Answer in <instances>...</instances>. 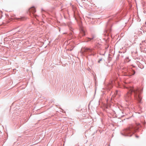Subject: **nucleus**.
<instances>
[{
    "mask_svg": "<svg viewBox=\"0 0 146 146\" xmlns=\"http://www.w3.org/2000/svg\"><path fill=\"white\" fill-rule=\"evenodd\" d=\"M131 131V130L130 129H128L125 130V134H127L130 132Z\"/></svg>",
    "mask_w": 146,
    "mask_h": 146,
    "instance_id": "obj_4",
    "label": "nucleus"
},
{
    "mask_svg": "<svg viewBox=\"0 0 146 146\" xmlns=\"http://www.w3.org/2000/svg\"><path fill=\"white\" fill-rule=\"evenodd\" d=\"M81 33L82 36H84L85 35V31L83 29H82Z\"/></svg>",
    "mask_w": 146,
    "mask_h": 146,
    "instance_id": "obj_6",
    "label": "nucleus"
},
{
    "mask_svg": "<svg viewBox=\"0 0 146 146\" xmlns=\"http://www.w3.org/2000/svg\"><path fill=\"white\" fill-rule=\"evenodd\" d=\"M133 73L131 74H128L127 75H126L128 76H131V75H133L135 73V71L134 70H133L132 71Z\"/></svg>",
    "mask_w": 146,
    "mask_h": 146,
    "instance_id": "obj_5",
    "label": "nucleus"
},
{
    "mask_svg": "<svg viewBox=\"0 0 146 146\" xmlns=\"http://www.w3.org/2000/svg\"><path fill=\"white\" fill-rule=\"evenodd\" d=\"M82 50H83L84 52H92V50L91 49L88 48H83Z\"/></svg>",
    "mask_w": 146,
    "mask_h": 146,
    "instance_id": "obj_2",
    "label": "nucleus"
},
{
    "mask_svg": "<svg viewBox=\"0 0 146 146\" xmlns=\"http://www.w3.org/2000/svg\"><path fill=\"white\" fill-rule=\"evenodd\" d=\"M88 40L86 41H87H87H89V40H91V39H90V38H88Z\"/></svg>",
    "mask_w": 146,
    "mask_h": 146,
    "instance_id": "obj_8",
    "label": "nucleus"
},
{
    "mask_svg": "<svg viewBox=\"0 0 146 146\" xmlns=\"http://www.w3.org/2000/svg\"><path fill=\"white\" fill-rule=\"evenodd\" d=\"M102 60V59H100L98 61V62L99 63H100V61H101Z\"/></svg>",
    "mask_w": 146,
    "mask_h": 146,
    "instance_id": "obj_7",
    "label": "nucleus"
},
{
    "mask_svg": "<svg viewBox=\"0 0 146 146\" xmlns=\"http://www.w3.org/2000/svg\"><path fill=\"white\" fill-rule=\"evenodd\" d=\"M29 11L33 13H34L36 12L35 9L34 7H32L31 8L29 9Z\"/></svg>",
    "mask_w": 146,
    "mask_h": 146,
    "instance_id": "obj_3",
    "label": "nucleus"
},
{
    "mask_svg": "<svg viewBox=\"0 0 146 146\" xmlns=\"http://www.w3.org/2000/svg\"><path fill=\"white\" fill-rule=\"evenodd\" d=\"M129 91L125 96L126 101H127L130 99V96L132 94V92L133 91L135 94V98L137 99L139 102H140L141 97L140 95L138 94L137 90H134L133 87H130L129 88Z\"/></svg>",
    "mask_w": 146,
    "mask_h": 146,
    "instance_id": "obj_1",
    "label": "nucleus"
}]
</instances>
